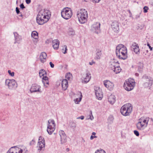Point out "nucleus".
Wrapping results in <instances>:
<instances>
[{
  "mask_svg": "<svg viewBox=\"0 0 153 153\" xmlns=\"http://www.w3.org/2000/svg\"><path fill=\"white\" fill-rule=\"evenodd\" d=\"M51 16V13L49 10L42 9L37 15L36 22L39 25H42L48 21Z\"/></svg>",
  "mask_w": 153,
  "mask_h": 153,
  "instance_id": "nucleus-1",
  "label": "nucleus"
},
{
  "mask_svg": "<svg viewBox=\"0 0 153 153\" xmlns=\"http://www.w3.org/2000/svg\"><path fill=\"white\" fill-rule=\"evenodd\" d=\"M116 54L117 57L119 59H126L127 58L126 48L122 44L118 45L116 48Z\"/></svg>",
  "mask_w": 153,
  "mask_h": 153,
  "instance_id": "nucleus-2",
  "label": "nucleus"
},
{
  "mask_svg": "<svg viewBox=\"0 0 153 153\" xmlns=\"http://www.w3.org/2000/svg\"><path fill=\"white\" fill-rule=\"evenodd\" d=\"M77 16L79 21L81 24H84L87 21L88 13L85 9H81L78 11Z\"/></svg>",
  "mask_w": 153,
  "mask_h": 153,
  "instance_id": "nucleus-3",
  "label": "nucleus"
},
{
  "mask_svg": "<svg viewBox=\"0 0 153 153\" xmlns=\"http://www.w3.org/2000/svg\"><path fill=\"white\" fill-rule=\"evenodd\" d=\"M132 110V106L130 103L126 104L122 107L120 112L123 116H129L131 113Z\"/></svg>",
  "mask_w": 153,
  "mask_h": 153,
  "instance_id": "nucleus-4",
  "label": "nucleus"
},
{
  "mask_svg": "<svg viewBox=\"0 0 153 153\" xmlns=\"http://www.w3.org/2000/svg\"><path fill=\"white\" fill-rule=\"evenodd\" d=\"M135 85L134 80L130 78L126 81L124 84L125 89L128 91H130L133 89Z\"/></svg>",
  "mask_w": 153,
  "mask_h": 153,
  "instance_id": "nucleus-5",
  "label": "nucleus"
},
{
  "mask_svg": "<svg viewBox=\"0 0 153 153\" xmlns=\"http://www.w3.org/2000/svg\"><path fill=\"white\" fill-rule=\"evenodd\" d=\"M62 17L66 20H68L71 18L73 15L71 10L69 8H64L61 12Z\"/></svg>",
  "mask_w": 153,
  "mask_h": 153,
  "instance_id": "nucleus-6",
  "label": "nucleus"
},
{
  "mask_svg": "<svg viewBox=\"0 0 153 153\" xmlns=\"http://www.w3.org/2000/svg\"><path fill=\"white\" fill-rule=\"evenodd\" d=\"M48 124L47 127V131L50 135L51 134L56 128V124L54 121L52 119L48 120Z\"/></svg>",
  "mask_w": 153,
  "mask_h": 153,
  "instance_id": "nucleus-7",
  "label": "nucleus"
},
{
  "mask_svg": "<svg viewBox=\"0 0 153 153\" xmlns=\"http://www.w3.org/2000/svg\"><path fill=\"white\" fill-rule=\"evenodd\" d=\"M5 85L7 86L8 88L10 89H15L17 87V83L14 79H6L5 81Z\"/></svg>",
  "mask_w": 153,
  "mask_h": 153,
  "instance_id": "nucleus-8",
  "label": "nucleus"
},
{
  "mask_svg": "<svg viewBox=\"0 0 153 153\" xmlns=\"http://www.w3.org/2000/svg\"><path fill=\"white\" fill-rule=\"evenodd\" d=\"M45 147V141L44 139L41 136L39 137V142L37 144V148L39 151L43 150Z\"/></svg>",
  "mask_w": 153,
  "mask_h": 153,
  "instance_id": "nucleus-9",
  "label": "nucleus"
},
{
  "mask_svg": "<svg viewBox=\"0 0 153 153\" xmlns=\"http://www.w3.org/2000/svg\"><path fill=\"white\" fill-rule=\"evenodd\" d=\"M149 121L148 118H144L141 117L139 119L137 124L139 126H142L144 128H146L148 124V123Z\"/></svg>",
  "mask_w": 153,
  "mask_h": 153,
  "instance_id": "nucleus-10",
  "label": "nucleus"
},
{
  "mask_svg": "<svg viewBox=\"0 0 153 153\" xmlns=\"http://www.w3.org/2000/svg\"><path fill=\"white\" fill-rule=\"evenodd\" d=\"M91 78V74L89 72H87L86 73L83 74L82 77V82L84 83H87L90 81Z\"/></svg>",
  "mask_w": 153,
  "mask_h": 153,
  "instance_id": "nucleus-11",
  "label": "nucleus"
},
{
  "mask_svg": "<svg viewBox=\"0 0 153 153\" xmlns=\"http://www.w3.org/2000/svg\"><path fill=\"white\" fill-rule=\"evenodd\" d=\"M100 24L99 22H96L93 24L91 27V30L97 34L99 33L100 32Z\"/></svg>",
  "mask_w": 153,
  "mask_h": 153,
  "instance_id": "nucleus-12",
  "label": "nucleus"
},
{
  "mask_svg": "<svg viewBox=\"0 0 153 153\" xmlns=\"http://www.w3.org/2000/svg\"><path fill=\"white\" fill-rule=\"evenodd\" d=\"M60 137V143L61 144H65L67 141V136L64 131L60 130L59 131Z\"/></svg>",
  "mask_w": 153,
  "mask_h": 153,
  "instance_id": "nucleus-13",
  "label": "nucleus"
},
{
  "mask_svg": "<svg viewBox=\"0 0 153 153\" xmlns=\"http://www.w3.org/2000/svg\"><path fill=\"white\" fill-rule=\"evenodd\" d=\"M30 91L31 93L37 92L41 93L42 91L41 90V86L37 84H33L30 89Z\"/></svg>",
  "mask_w": 153,
  "mask_h": 153,
  "instance_id": "nucleus-14",
  "label": "nucleus"
},
{
  "mask_svg": "<svg viewBox=\"0 0 153 153\" xmlns=\"http://www.w3.org/2000/svg\"><path fill=\"white\" fill-rule=\"evenodd\" d=\"M103 83L105 86L109 90H112L114 87V83L108 80H104Z\"/></svg>",
  "mask_w": 153,
  "mask_h": 153,
  "instance_id": "nucleus-15",
  "label": "nucleus"
},
{
  "mask_svg": "<svg viewBox=\"0 0 153 153\" xmlns=\"http://www.w3.org/2000/svg\"><path fill=\"white\" fill-rule=\"evenodd\" d=\"M94 90L95 94L97 98L99 100H101L103 94L101 90L98 87H95Z\"/></svg>",
  "mask_w": 153,
  "mask_h": 153,
  "instance_id": "nucleus-16",
  "label": "nucleus"
},
{
  "mask_svg": "<svg viewBox=\"0 0 153 153\" xmlns=\"http://www.w3.org/2000/svg\"><path fill=\"white\" fill-rule=\"evenodd\" d=\"M111 27L112 30L116 33L119 31V23L117 21H114L111 24Z\"/></svg>",
  "mask_w": 153,
  "mask_h": 153,
  "instance_id": "nucleus-17",
  "label": "nucleus"
},
{
  "mask_svg": "<svg viewBox=\"0 0 153 153\" xmlns=\"http://www.w3.org/2000/svg\"><path fill=\"white\" fill-rule=\"evenodd\" d=\"M22 150L16 146L11 147L7 153H22Z\"/></svg>",
  "mask_w": 153,
  "mask_h": 153,
  "instance_id": "nucleus-18",
  "label": "nucleus"
},
{
  "mask_svg": "<svg viewBox=\"0 0 153 153\" xmlns=\"http://www.w3.org/2000/svg\"><path fill=\"white\" fill-rule=\"evenodd\" d=\"M146 79V81L148 82L145 83L143 85L145 87L150 89L152 85L153 79L152 78L147 77Z\"/></svg>",
  "mask_w": 153,
  "mask_h": 153,
  "instance_id": "nucleus-19",
  "label": "nucleus"
},
{
  "mask_svg": "<svg viewBox=\"0 0 153 153\" xmlns=\"http://www.w3.org/2000/svg\"><path fill=\"white\" fill-rule=\"evenodd\" d=\"M82 97L81 92L80 91L78 92L77 94H75V97L76 98L74 100L75 103L76 104H78L81 101Z\"/></svg>",
  "mask_w": 153,
  "mask_h": 153,
  "instance_id": "nucleus-20",
  "label": "nucleus"
},
{
  "mask_svg": "<svg viewBox=\"0 0 153 153\" xmlns=\"http://www.w3.org/2000/svg\"><path fill=\"white\" fill-rule=\"evenodd\" d=\"M13 34L14 35L15 40L14 43L15 44L16 43L18 44L20 43V41L22 40L21 36L19 35L16 32H14Z\"/></svg>",
  "mask_w": 153,
  "mask_h": 153,
  "instance_id": "nucleus-21",
  "label": "nucleus"
},
{
  "mask_svg": "<svg viewBox=\"0 0 153 153\" xmlns=\"http://www.w3.org/2000/svg\"><path fill=\"white\" fill-rule=\"evenodd\" d=\"M68 82L66 79H63L61 81L62 89L64 91L66 90L68 87Z\"/></svg>",
  "mask_w": 153,
  "mask_h": 153,
  "instance_id": "nucleus-22",
  "label": "nucleus"
},
{
  "mask_svg": "<svg viewBox=\"0 0 153 153\" xmlns=\"http://www.w3.org/2000/svg\"><path fill=\"white\" fill-rule=\"evenodd\" d=\"M131 48L136 54H139L140 50L138 46L136 43H134L132 44Z\"/></svg>",
  "mask_w": 153,
  "mask_h": 153,
  "instance_id": "nucleus-23",
  "label": "nucleus"
},
{
  "mask_svg": "<svg viewBox=\"0 0 153 153\" xmlns=\"http://www.w3.org/2000/svg\"><path fill=\"white\" fill-rule=\"evenodd\" d=\"M101 50L100 49L98 48L96 49V56L95 59L96 60H99L101 58L102 56Z\"/></svg>",
  "mask_w": 153,
  "mask_h": 153,
  "instance_id": "nucleus-24",
  "label": "nucleus"
},
{
  "mask_svg": "<svg viewBox=\"0 0 153 153\" xmlns=\"http://www.w3.org/2000/svg\"><path fill=\"white\" fill-rule=\"evenodd\" d=\"M47 56V54L45 52H43L41 53L39 56V59L41 62L44 63L46 61Z\"/></svg>",
  "mask_w": 153,
  "mask_h": 153,
  "instance_id": "nucleus-25",
  "label": "nucleus"
},
{
  "mask_svg": "<svg viewBox=\"0 0 153 153\" xmlns=\"http://www.w3.org/2000/svg\"><path fill=\"white\" fill-rule=\"evenodd\" d=\"M59 45V41L58 39H54L52 41V46L53 48L55 50L58 49Z\"/></svg>",
  "mask_w": 153,
  "mask_h": 153,
  "instance_id": "nucleus-26",
  "label": "nucleus"
},
{
  "mask_svg": "<svg viewBox=\"0 0 153 153\" xmlns=\"http://www.w3.org/2000/svg\"><path fill=\"white\" fill-rule=\"evenodd\" d=\"M119 63L117 62H115L114 60H112L109 63V67L110 68L113 70L116 66H118Z\"/></svg>",
  "mask_w": 153,
  "mask_h": 153,
  "instance_id": "nucleus-27",
  "label": "nucleus"
},
{
  "mask_svg": "<svg viewBox=\"0 0 153 153\" xmlns=\"http://www.w3.org/2000/svg\"><path fill=\"white\" fill-rule=\"evenodd\" d=\"M115 97L114 95H110L108 98V101L111 104H113L115 101Z\"/></svg>",
  "mask_w": 153,
  "mask_h": 153,
  "instance_id": "nucleus-28",
  "label": "nucleus"
},
{
  "mask_svg": "<svg viewBox=\"0 0 153 153\" xmlns=\"http://www.w3.org/2000/svg\"><path fill=\"white\" fill-rule=\"evenodd\" d=\"M68 34L69 36H72L75 35V32L73 29L70 28L68 30Z\"/></svg>",
  "mask_w": 153,
  "mask_h": 153,
  "instance_id": "nucleus-29",
  "label": "nucleus"
},
{
  "mask_svg": "<svg viewBox=\"0 0 153 153\" xmlns=\"http://www.w3.org/2000/svg\"><path fill=\"white\" fill-rule=\"evenodd\" d=\"M116 74H118L120 73L121 71V69L118 65V66H116L112 70Z\"/></svg>",
  "mask_w": 153,
  "mask_h": 153,
  "instance_id": "nucleus-30",
  "label": "nucleus"
},
{
  "mask_svg": "<svg viewBox=\"0 0 153 153\" xmlns=\"http://www.w3.org/2000/svg\"><path fill=\"white\" fill-rule=\"evenodd\" d=\"M31 36L34 39H38V34L36 31H33L32 32Z\"/></svg>",
  "mask_w": 153,
  "mask_h": 153,
  "instance_id": "nucleus-31",
  "label": "nucleus"
},
{
  "mask_svg": "<svg viewBox=\"0 0 153 153\" xmlns=\"http://www.w3.org/2000/svg\"><path fill=\"white\" fill-rule=\"evenodd\" d=\"M66 79L67 80L71 81L73 79V76L72 74L70 73H67L65 75Z\"/></svg>",
  "mask_w": 153,
  "mask_h": 153,
  "instance_id": "nucleus-32",
  "label": "nucleus"
},
{
  "mask_svg": "<svg viewBox=\"0 0 153 153\" xmlns=\"http://www.w3.org/2000/svg\"><path fill=\"white\" fill-rule=\"evenodd\" d=\"M39 75L40 77L46 76L45 71L43 69L40 70L39 72Z\"/></svg>",
  "mask_w": 153,
  "mask_h": 153,
  "instance_id": "nucleus-33",
  "label": "nucleus"
},
{
  "mask_svg": "<svg viewBox=\"0 0 153 153\" xmlns=\"http://www.w3.org/2000/svg\"><path fill=\"white\" fill-rule=\"evenodd\" d=\"M18 18L19 20H22L24 18V15L23 14L22 12L19 14H18Z\"/></svg>",
  "mask_w": 153,
  "mask_h": 153,
  "instance_id": "nucleus-34",
  "label": "nucleus"
},
{
  "mask_svg": "<svg viewBox=\"0 0 153 153\" xmlns=\"http://www.w3.org/2000/svg\"><path fill=\"white\" fill-rule=\"evenodd\" d=\"M63 48H63L62 49V53L64 54L67 53V51L68 50L67 48V46L66 45H64L63 46Z\"/></svg>",
  "mask_w": 153,
  "mask_h": 153,
  "instance_id": "nucleus-35",
  "label": "nucleus"
},
{
  "mask_svg": "<svg viewBox=\"0 0 153 153\" xmlns=\"http://www.w3.org/2000/svg\"><path fill=\"white\" fill-rule=\"evenodd\" d=\"M42 82L44 84V85L46 87H47L48 85L49 81H42Z\"/></svg>",
  "mask_w": 153,
  "mask_h": 153,
  "instance_id": "nucleus-36",
  "label": "nucleus"
},
{
  "mask_svg": "<svg viewBox=\"0 0 153 153\" xmlns=\"http://www.w3.org/2000/svg\"><path fill=\"white\" fill-rule=\"evenodd\" d=\"M136 126L137 129L138 130H142L145 128L143 127H142V126H139L137 124L136 125Z\"/></svg>",
  "mask_w": 153,
  "mask_h": 153,
  "instance_id": "nucleus-37",
  "label": "nucleus"
},
{
  "mask_svg": "<svg viewBox=\"0 0 153 153\" xmlns=\"http://www.w3.org/2000/svg\"><path fill=\"white\" fill-rule=\"evenodd\" d=\"M149 10V7L147 6H145L143 8V12L144 13H146L148 12Z\"/></svg>",
  "mask_w": 153,
  "mask_h": 153,
  "instance_id": "nucleus-38",
  "label": "nucleus"
},
{
  "mask_svg": "<svg viewBox=\"0 0 153 153\" xmlns=\"http://www.w3.org/2000/svg\"><path fill=\"white\" fill-rule=\"evenodd\" d=\"M8 72L9 73V75L11 76H14V72H11V71L10 70H8Z\"/></svg>",
  "mask_w": 153,
  "mask_h": 153,
  "instance_id": "nucleus-39",
  "label": "nucleus"
},
{
  "mask_svg": "<svg viewBox=\"0 0 153 153\" xmlns=\"http://www.w3.org/2000/svg\"><path fill=\"white\" fill-rule=\"evenodd\" d=\"M95 153H105V152L103 150H97Z\"/></svg>",
  "mask_w": 153,
  "mask_h": 153,
  "instance_id": "nucleus-40",
  "label": "nucleus"
},
{
  "mask_svg": "<svg viewBox=\"0 0 153 153\" xmlns=\"http://www.w3.org/2000/svg\"><path fill=\"white\" fill-rule=\"evenodd\" d=\"M42 79V81H47L48 80V78L46 76L41 77Z\"/></svg>",
  "mask_w": 153,
  "mask_h": 153,
  "instance_id": "nucleus-41",
  "label": "nucleus"
},
{
  "mask_svg": "<svg viewBox=\"0 0 153 153\" xmlns=\"http://www.w3.org/2000/svg\"><path fill=\"white\" fill-rule=\"evenodd\" d=\"M16 11L17 14H19L21 12L19 11V9L18 7H16Z\"/></svg>",
  "mask_w": 153,
  "mask_h": 153,
  "instance_id": "nucleus-42",
  "label": "nucleus"
},
{
  "mask_svg": "<svg viewBox=\"0 0 153 153\" xmlns=\"http://www.w3.org/2000/svg\"><path fill=\"white\" fill-rule=\"evenodd\" d=\"M134 134L137 136H138L139 135V134L138 131L137 130H134Z\"/></svg>",
  "mask_w": 153,
  "mask_h": 153,
  "instance_id": "nucleus-43",
  "label": "nucleus"
},
{
  "mask_svg": "<svg viewBox=\"0 0 153 153\" xmlns=\"http://www.w3.org/2000/svg\"><path fill=\"white\" fill-rule=\"evenodd\" d=\"M35 140H32L30 142V145H33L35 143Z\"/></svg>",
  "mask_w": 153,
  "mask_h": 153,
  "instance_id": "nucleus-44",
  "label": "nucleus"
},
{
  "mask_svg": "<svg viewBox=\"0 0 153 153\" xmlns=\"http://www.w3.org/2000/svg\"><path fill=\"white\" fill-rule=\"evenodd\" d=\"M94 117L92 115V113L91 112V114L90 115V117L89 119H91V120H92L94 119Z\"/></svg>",
  "mask_w": 153,
  "mask_h": 153,
  "instance_id": "nucleus-45",
  "label": "nucleus"
},
{
  "mask_svg": "<svg viewBox=\"0 0 153 153\" xmlns=\"http://www.w3.org/2000/svg\"><path fill=\"white\" fill-rule=\"evenodd\" d=\"M20 7L21 9H23L24 8H25V7L24 6L23 4H21L20 5Z\"/></svg>",
  "mask_w": 153,
  "mask_h": 153,
  "instance_id": "nucleus-46",
  "label": "nucleus"
},
{
  "mask_svg": "<svg viewBox=\"0 0 153 153\" xmlns=\"http://www.w3.org/2000/svg\"><path fill=\"white\" fill-rule=\"evenodd\" d=\"M97 136H93L92 135L91 136V137H90V139L91 140H92L93 139H94V138H97Z\"/></svg>",
  "mask_w": 153,
  "mask_h": 153,
  "instance_id": "nucleus-47",
  "label": "nucleus"
},
{
  "mask_svg": "<svg viewBox=\"0 0 153 153\" xmlns=\"http://www.w3.org/2000/svg\"><path fill=\"white\" fill-rule=\"evenodd\" d=\"M84 117L83 116H81L80 117H78L77 118V119H81L82 120L84 119Z\"/></svg>",
  "mask_w": 153,
  "mask_h": 153,
  "instance_id": "nucleus-48",
  "label": "nucleus"
},
{
  "mask_svg": "<svg viewBox=\"0 0 153 153\" xmlns=\"http://www.w3.org/2000/svg\"><path fill=\"white\" fill-rule=\"evenodd\" d=\"M49 64L51 68H53L54 67V65L52 63V62H50Z\"/></svg>",
  "mask_w": 153,
  "mask_h": 153,
  "instance_id": "nucleus-49",
  "label": "nucleus"
},
{
  "mask_svg": "<svg viewBox=\"0 0 153 153\" xmlns=\"http://www.w3.org/2000/svg\"><path fill=\"white\" fill-rule=\"evenodd\" d=\"M147 46H148L149 47V48L150 49V51H152V47L149 45V44L148 43L147 44Z\"/></svg>",
  "mask_w": 153,
  "mask_h": 153,
  "instance_id": "nucleus-50",
  "label": "nucleus"
},
{
  "mask_svg": "<svg viewBox=\"0 0 153 153\" xmlns=\"http://www.w3.org/2000/svg\"><path fill=\"white\" fill-rule=\"evenodd\" d=\"M100 0H93V2H94L95 3H98Z\"/></svg>",
  "mask_w": 153,
  "mask_h": 153,
  "instance_id": "nucleus-51",
  "label": "nucleus"
},
{
  "mask_svg": "<svg viewBox=\"0 0 153 153\" xmlns=\"http://www.w3.org/2000/svg\"><path fill=\"white\" fill-rule=\"evenodd\" d=\"M95 63V62L94 61H92L91 62H89V64L90 65H92L93 64H94Z\"/></svg>",
  "mask_w": 153,
  "mask_h": 153,
  "instance_id": "nucleus-52",
  "label": "nucleus"
},
{
  "mask_svg": "<svg viewBox=\"0 0 153 153\" xmlns=\"http://www.w3.org/2000/svg\"><path fill=\"white\" fill-rule=\"evenodd\" d=\"M128 11L129 12V17H132V13H131V12L130 11V10H128Z\"/></svg>",
  "mask_w": 153,
  "mask_h": 153,
  "instance_id": "nucleus-53",
  "label": "nucleus"
},
{
  "mask_svg": "<svg viewBox=\"0 0 153 153\" xmlns=\"http://www.w3.org/2000/svg\"><path fill=\"white\" fill-rule=\"evenodd\" d=\"M31 2L30 0H26V3L27 4H29Z\"/></svg>",
  "mask_w": 153,
  "mask_h": 153,
  "instance_id": "nucleus-54",
  "label": "nucleus"
},
{
  "mask_svg": "<svg viewBox=\"0 0 153 153\" xmlns=\"http://www.w3.org/2000/svg\"><path fill=\"white\" fill-rule=\"evenodd\" d=\"M92 135H94V136H95V135L96 134V133L95 132H93L92 133Z\"/></svg>",
  "mask_w": 153,
  "mask_h": 153,
  "instance_id": "nucleus-55",
  "label": "nucleus"
},
{
  "mask_svg": "<svg viewBox=\"0 0 153 153\" xmlns=\"http://www.w3.org/2000/svg\"><path fill=\"white\" fill-rule=\"evenodd\" d=\"M138 74L137 73H136L135 74V75L136 76H138Z\"/></svg>",
  "mask_w": 153,
  "mask_h": 153,
  "instance_id": "nucleus-56",
  "label": "nucleus"
},
{
  "mask_svg": "<svg viewBox=\"0 0 153 153\" xmlns=\"http://www.w3.org/2000/svg\"><path fill=\"white\" fill-rule=\"evenodd\" d=\"M84 1L85 2H88V0H84Z\"/></svg>",
  "mask_w": 153,
  "mask_h": 153,
  "instance_id": "nucleus-57",
  "label": "nucleus"
},
{
  "mask_svg": "<svg viewBox=\"0 0 153 153\" xmlns=\"http://www.w3.org/2000/svg\"><path fill=\"white\" fill-rule=\"evenodd\" d=\"M66 150H67V151H69V148H67V149H66Z\"/></svg>",
  "mask_w": 153,
  "mask_h": 153,
  "instance_id": "nucleus-58",
  "label": "nucleus"
},
{
  "mask_svg": "<svg viewBox=\"0 0 153 153\" xmlns=\"http://www.w3.org/2000/svg\"><path fill=\"white\" fill-rule=\"evenodd\" d=\"M146 51V52L147 53L148 51V50H147Z\"/></svg>",
  "mask_w": 153,
  "mask_h": 153,
  "instance_id": "nucleus-59",
  "label": "nucleus"
},
{
  "mask_svg": "<svg viewBox=\"0 0 153 153\" xmlns=\"http://www.w3.org/2000/svg\"><path fill=\"white\" fill-rule=\"evenodd\" d=\"M74 127H75H75H76V126H75V125L74 126Z\"/></svg>",
  "mask_w": 153,
  "mask_h": 153,
  "instance_id": "nucleus-60",
  "label": "nucleus"
},
{
  "mask_svg": "<svg viewBox=\"0 0 153 153\" xmlns=\"http://www.w3.org/2000/svg\"><path fill=\"white\" fill-rule=\"evenodd\" d=\"M83 141H84V142H85V140H83Z\"/></svg>",
  "mask_w": 153,
  "mask_h": 153,
  "instance_id": "nucleus-61",
  "label": "nucleus"
}]
</instances>
